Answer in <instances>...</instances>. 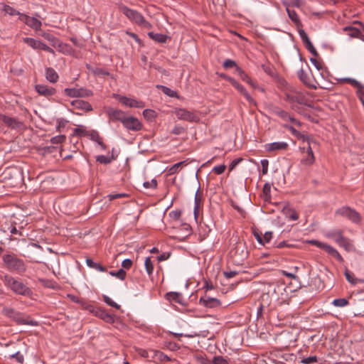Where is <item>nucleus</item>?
Instances as JSON below:
<instances>
[{
  "instance_id": "38",
  "label": "nucleus",
  "mask_w": 364,
  "mask_h": 364,
  "mask_svg": "<svg viewBox=\"0 0 364 364\" xmlns=\"http://www.w3.org/2000/svg\"><path fill=\"white\" fill-rule=\"evenodd\" d=\"M114 159V157L113 156V155L111 156L100 155V156H97L96 158L97 161H98L101 164H108L111 163V161Z\"/></svg>"
},
{
  "instance_id": "50",
  "label": "nucleus",
  "mask_w": 364,
  "mask_h": 364,
  "mask_svg": "<svg viewBox=\"0 0 364 364\" xmlns=\"http://www.w3.org/2000/svg\"><path fill=\"white\" fill-rule=\"evenodd\" d=\"M4 11L6 14H9L10 16H15V15H19L20 16V14H21L18 11H16L15 9H14L13 7L10 6L9 5H5L4 6Z\"/></svg>"
},
{
  "instance_id": "58",
  "label": "nucleus",
  "mask_w": 364,
  "mask_h": 364,
  "mask_svg": "<svg viewBox=\"0 0 364 364\" xmlns=\"http://www.w3.org/2000/svg\"><path fill=\"white\" fill-rule=\"evenodd\" d=\"M226 166L225 164L216 166L213 168V171L216 174H222L225 172Z\"/></svg>"
},
{
  "instance_id": "43",
  "label": "nucleus",
  "mask_w": 364,
  "mask_h": 364,
  "mask_svg": "<svg viewBox=\"0 0 364 364\" xmlns=\"http://www.w3.org/2000/svg\"><path fill=\"white\" fill-rule=\"evenodd\" d=\"M156 87L161 89L162 90V92L169 96V97H175L176 96V92L172 90H171L170 88L166 87V86H164V85H157Z\"/></svg>"
},
{
  "instance_id": "62",
  "label": "nucleus",
  "mask_w": 364,
  "mask_h": 364,
  "mask_svg": "<svg viewBox=\"0 0 364 364\" xmlns=\"http://www.w3.org/2000/svg\"><path fill=\"white\" fill-rule=\"evenodd\" d=\"M11 358H15L19 363H23L24 360L23 355L19 352H16L11 355Z\"/></svg>"
},
{
  "instance_id": "64",
  "label": "nucleus",
  "mask_w": 364,
  "mask_h": 364,
  "mask_svg": "<svg viewBox=\"0 0 364 364\" xmlns=\"http://www.w3.org/2000/svg\"><path fill=\"white\" fill-rule=\"evenodd\" d=\"M132 265V261L130 259H125L122 262L123 268L129 269Z\"/></svg>"
},
{
  "instance_id": "1",
  "label": "nucleus",
  "mask_w": 364,
  "mask_h": 364,
  "mask_svg": "<svg viewBox=\"0 0 364 364\" xmlns=\"http://www.w3.org/2000/svg\"><path fill=\"white\" fill-rule=\"evenodd\" d=\"M119 11L123 13L129 20L135 22L139 26H142L144 27L150 28L151 24L147 22L144 16L137 11L128 8L127 6L121 4L119 5Z\"/></svg>"
},
{
  "instance_id": "12",
  "label": "nucleus",
  "mask_w": 364,
  "mask_h": 364,
  "mask_svg": "<svg viewBox=\"0 0 364 364\" xmlns=\"http://www.w3.org/2000/svg\"><path fill=\"white\" fill-rule=\"evenodd\" d=\"M105 113L110 121H119L122 123L126 117L124 112L112 107H107L105 109Z\"/></svg>"
},
{
  "instance_id": "53",
  "label": "nucleus",
  "mask_w": 364,
  "mask_h": 364,
  "mask_svg": "<svg viewBox=\"0 0 364 364\" xmlns=\"http://www.w3.org/2000/svg\"><path fill=\"white\" fill-rule=\"evenodd\" d=\"M66 137L65 135H58L53 136L50 139L52 144H58L63 143L65 140Z\"/></svg>"
},
{
  "instance_id": "25",
  "label": "nucleus",
  "mask_w": 364,
  "mask_h": 364,
  "mask_svg": "<svg viewBox=\"0 0 364 364\" xmlns=\"http://www.w3.org/2000/svg\"><path fill=\"white\" fill-rule=\"evenodd\" d=\"M286 11L287 12L289 18L294 22V23L297 27H302L301 22L296 14V12L294 10H291L289 8H286Z\"/></svg>"
},
{
  "instance_id": "42",
  "label": "nucleus",
  "mask_w": 364,
  "mask_h": 364,
  "mask_svg": "<svg viewBox=\"0 0 364 364\" xmlns=\"http://www.w3.org/2000/svg\"><path fill=\"white\" fill-rule=\"evenodd\" d=\"M318 360V358L316 355H311L309 357L302 358L300 363L302 364H313L317 363Z\"/></svg>"
},
{
  "instance_id": "46",
  "label": "nucleus",
  "mask_w": 364,
  "mask_h": 364,
  "mask_svg": "<svg viewBox=\"0 0 364 364\" xmlns=\"http://www.w3.org/2000/svg\"><path fill=\"white\" fill-rule=\"evenodd\" d=\"M210 363H213V364H228L227 360L225 359H224L222 356H215L213 358L212 362L207 361L204 363L205 364H210Z\"/></svg>"
},
{
  "instance_id": "24",
  "label": "nucleus",
  "mask_w": 364,
  "mask_h": 364,
  "mask_svg": "<svg viewBox=\"0 0 364 364\" xmlns=\"http://www.w3.org/2000/svg\"><path fill=\"white\" fill-rule=\"evenodd\" d=\"M46 77L49 82L55 83L58 81L59 77L53 68H47L46 70Z\"/></svg>"
},
{
  "instance_id": "9",
  "label": "nucleus",
  "mask_w": 364,
  "mask_h": 364,
  "mask_svg": "<svg viewBox=\"0 0 364 364\" xmlns=\"http://www.w3.org/2000/svg\"><path fill=\"white\" fill-rule=\"evenodd\" d=\"M23 41L33 49L43 50L52 54L55 53L53 49H52L41 41L36 40L33 38L27 37L23 38Z\"/></svg>"
},
{
  "instance_id": "22",
  "label": "nucleus",
  "mask_w": 364,
  "mask_h": 364,
  "mask_svg": "<svg viewBox=\"0 0 364 364\" xmlns=\"http://www.w3.org/2000/svg\"><path fill=\"white\" fill-rule=\"evenodd\" d=\"M298 77L300 80L305 84L307 87L313 89H316V86L311 82L310 78L308 74L303 70L301 69L298 72Z\"/></svg>"
},
{
  "instance_id": "47",
  "label": "nucleus",
  "mask_w": 364,
  "mask_h": 364,
  "mask_svg": "<svg viewBox=\"0 0 364 364\" xmlns=\"http://www.w3.org/2000/svg\"><path fill=\"white\" fill-rule=\"evenodd\" d=\"M181 215L182 212L180 209H176L169 213V217L176 221L180 220Z\"/></svg>"
},
{
  "instance_id": "32",
  "label": "nucleus",
  "mask_w": 364,
  "mask_h": 364,
  "mask_svg": "<svg viewBox=\"0 0 364 364\" xmlns=\"http://www.w3.org/2000/svg\"><path fill=\"white\" fill-rule=\"evenodd\" d=\"M282 4L286 6V8L289 9L291 6L300 8L304 6V2L303 0H284Z\"/></svg>"
},
{
  "instance_id": "37",
  "label": "nucleus",
  "mask_w": 364,
  "mask_h": 364,
  "mask_svg": "<svg viewBox=\"0 0 364 364\" xmlns=\"http://www.w3.org/2000/svg\"><path fill=\"white\" fill-rule=\"evenodd\" d=\"M87 68L90 69L91 70V72L95 75H102V76H105V75H109V73L106 70H104L101 68H90V66L87 65Z\"/></svg>"
},
{
  "instance_id": "39",
  "label": "nucleus",
  "mask_w": 364,
  "mask_h": 364,
  "mask_svg": "<svg viewBox=\"0 0 364 364\" xmlns=\"http://www.w3.org/2000/svg\"><path fill=\"white\" fill-rule=\"evenodd\" d=\"M332 304L336 307H344L348 304V301L345 298L336 299L332 301Z\"/></svg>"
},
{
  "instance_id": "57",
  "label": "nucleus",
  "mask_w": 364,
  "mask_h": 364,
  "mask_svg": "<svg viewBox=\"0 0 364 364\" xmlns=\"http://www.w3.org/2000/svg\"><path fill=\"white\" fill-rule=\"evenodd\" d=\"M306 49L314 55V56H318V52L316 51V48L314 47L313 44L311 43V42H308V43H306L305 45Z\"/></svg>"
},
{
  "instance_id": "27",
  "label": "nucleus",
  "mask_w": 364,
  "mask_h": 364,
  "mask_svg": "<svg viewBox=\"0 0 364 364\" xmlns=\"http://www.w3.org/2000/svg\"><path fill=\"white\" fill-rule=\"evenodd\" d=\"M92 313L95 314V315L98 316L99 317H100L102 319H103L104 321H105L107 322L113 321L112 316L104 310H102L100 309H95L94 312H92Z\"/></svg>"
},
{
  "instance_id": "52",
  "label": "nucleus",
  "mask_w": 364,
  "mask_h": 364,
  "mask_svg": "<svg viewBox=\"0 0 364 364\" xmlns=\"http://www.w3.org/2000/svg\"><path fill=\"white\" fill-rule=\"evenodd\" d=\"M104 301L109 306L114 307L115 309H119L120 306L117 304L116 302L112 301L111 298H109L108 296H103Z\"/></svg>"
},
{
  "instance_id": "21",
  "label": "nucleus",
  "mask_w": 364,
  "mask_h": 364,
  "mask_svg": "<svg viewBox=\"0 0 364 364\" xmlns=\"http://www.w3.org/2000/svg\"><path fill=\"white\" fill-rule=\"evenodd\" d=\"M315 158L312 151V149L309 144L307 151H306V156L301 159V163L305 166H310L314 163Z\"/></svg>"
},
{
  "instance_id": "40",
  "label": "nucleus",
  "mask_w": 364,
  "mask_h": 364,
  "mask_svg": "<svg viewBox=\"0 0 364 364\" xmlns=\"http://www.w3.org/2000/svg\"><path fill=\"white\" fill-rule=\"evenodd\" d=\"M109 274L112 277L119 279L120 280H124L127 274L126 272L123 269H120L117 272L111 271Z\"/></svg>"
},
{
  "instance_id": "34",
  "label": "nucleus",
  "mask_w": 364,
  "mask_h": 364,
  "mask_svg": "<svg viewBox=\"0 0 364 364\" xmlns=\"http://www.w3.org/2000/svg\"><path fill=\"white\" fill-rule=\"evenodd\" d=\"M326 235L327 237L333 239L336 243L338 240L339 241L340 238L343 237L341 230H339L330 231Z\"/></svg>"
},
{
  "instance_id": "6",
  "label": "nucleus",
  "mask_w": 364,
  "mask_h": 364,
  "mask_svg": "<svg viewBox=\"0 0 364 364\" xmlns=\"http://www.w3.org/2000/svg\"><path fill=\"white\" fill-rule=\"evenodd\" d=\"M336 214L345 217L354 223L360 220V214L349 206H342L336 210Z\"/></svg>"
},
{
  "instance_id": "19",
  "label": "nucleus",
  "mask_w": 364,
  "mask_h": 364,
  "mask_svg": "<svg viewBox=\"0 0 364 364\" xmlns=\"http://www.w3.org/2000/svg\"><path fill=\"white\" fill-rule=\"evenodd\" d=\"M199 303L208 308H213L220 305V301L215 298L209 296L201 297L199 300Z\"/></svg>"
},
{
  "instance_id": "54",
  "label": "nucleus",
  "mask_w": 364,
  "mask_h": 364,
  "mask_svg": "<svg viewBox=\"0 0 364 364\" xmlns=\"http://www.w3.org/2000/svg\"><path fill=\"white\" fill-rule=\"evenodd\" d=\"M184 163H185V161H181V162L176 163L174 165H173L168 169L169 174H174V173H177L179 167H181Z\"/></svg>"
},
{
  "instance_id": "51",
  "label": "nucleus",
  "mask_w": 364,
  "mask_h": 364,
  "mask_svg": "<svg viewBox=\"0 0 364 364\" xmlns=\"http://www.w3.org/2000/svg\"><path fill=\"white\" fill-rule=\"evenodd\" d=\"M77 304H79L82 306V308L92 313L94 312L95 307L92 305L87 303L85 300L80 299V302H78Z\"/></svg>"
},
{
  "instance_id": "26",
  "label": "nucleus",
  "mask_w": 364,
  "mask_h": 364,
  "mask_svg": "<svg viewBox=\"0 0 364 364\" xmlns=\"http://www.w3.org/2000/svg\"><path fill=\"white\" fill-rule=\"evenodd\" d=\"M286 129H287L294 136L297 137L298 139H303L304 141H309V137L306 134H301L300 132L297 131L294 127L290 125H284Z\"/></svg>"
},
{
  "instance_id": "36",
  "label": "nucleus",
  "mask_w": 364,
  "mask_h": 364,
  "mask_svg": "<svg viewBox=\"0 0 364 364\" xmlns=\"http://www.w3.org/2000/svg\"><path fill=\"white\" fill-rule=\"evenodd\" d=\"M144 266L146 269V272H147L149 276L152 275L154 272V264L153 262L151 260V258L149 257H146L144 260Z\"/></svg>"
},
{
  "instance_id": "29",
  "label": "nucleus",
  "mask_w": 364,
  "mask_h": 364,
  "mask_svg": "<svg viewBox=\"0 0 364 364\" xmlns=\"http://www.w3.org/2000/svg\"><path fill=\"white\" fill-rule=\"evenodd\" d=\"M272 112L273 114L279 117L284 121H288V119L289 118V116H290L289 112L282 109L281 108H279L278 107H273L272 109Z\"/></svg>"
},
{
  "instance_id": "44",
  "label": "nucleus",
  "mask_w": 364,
  "mask_h": 364,
  "mask_svg": "<svg viewBox=\"0 0 364 364\" xmlns=\"http://www.w3.org/2000/svg\"><path fill=\"white\" fill-rule=\"evenodd\" d=\"M41 36L43 37L46 40L50 42L53 46H55L56 43L57 38L52 34L46 32H43L41 34Z\"/></svg>"
},
{
  "instance_id": "33",
  "label": "nucleus",
  "mask_w": 364,
  "mask_h": 364,
  "mask_svg": "<svg viewBox=\"0 0 364 364\" xmlns=\"http://www.w3.org/2000/svg\"><path fill=\"white\" fill-rule=\"evenodd\" d=\"M270 191L271 186L267 183H265L263 187L262 197L266 203H270Z\"/></svg>"
},
{
  "instance_id": "8",
  "label": "nucleus",
  "mask_w": 364,
  "mask_h": 364,
  "mask_svg": "<svg viewBox=\"0 0 364 364\" xmlns=\"http://www.w3.org/2000/svg\"><path fill=\"white\" fill-rule=\"evenodd\" d=\"M64 92L70 97H88L93 95L92 90L85 88H65Z\"/></svg>"
},
{
  "instance_id": "11",
  "label": "nucleus",
  "mask_w": 364,
  "mask_h": 364,
  "mask_svg": "<svg viewBox=\"0 0 364 364\" xmlns=\"http://www.w3.org/2000/svg\"><path fill=\"white\" fill-rule=\"evenodd\" d=\"M19 19L23 21L24 23H26L27 26H28L30 28L36 30V31H40L42 23L41 21L38 20L35 17L29 16L26 14H20Z\"/></svg>"
},
{
  "instance_id": "15",
  "label": "nucleus",
  "mask_w": 364,
  "mask_h": 364,
  "mask_svg": "<svg viewBox=\"0 0 364 364\" xmlns=\"http://www.w3.org/2000/svg\"><path fill=\"white\" fill-rule=\"evenodd\" d=\"M0 120L11 129H18L22 125V123L17 119L3 114H0Z\"/></svg>"
},
{
  "instance_id": "31",
  "label": "nucleus",
  "mask_w": 364,
  "mask_h": 364,
  "mask_svg": "<svg viewBox=\"0 0 364 364\" xmlns=\"http://www.w3.org/2000/svg\"><path fill=\"white\" fill-rule=\"evenodd\" d=\"M344 274H345V277H346V279H347V281L353 285H356L358 283L364 282V279H358V278L355 277L353 274L350 272L348 270H346Z\"/></svg>"
},
{
  "instance_id": "60",
  "label": "nucleus",
  "mask_w": 364,
  "mask_h": 364,
  "mask_svg": "<svg viewBox=\"0 0 364 364\" xmlns=\"http://www.w3.org/2000/svg\"><path fill=\"white\" fill-rule=\"evenodd\" d=\"M157 186V181L156 179H152L151 181H146L144 183V186L146 188H154Z\"/></svg>"
},
{
  "instance_id": "17",
  "label": "nucleus",
  "mask_w": 364,
  "mask_h": 364,
  "mask_svg": "<svg viewBox=\"0 0 364 364\" xmlns=\"http://www.w3.org/2000/svg\"><path fill=\"white\" fill-rule=\"evenodd\" d=\"M14 320H15L18 324H25V325H29V326H37L38 322L30 318L29 317H26L22 314L19 312H16L14 315Z\"/></svg>"
},
{
  "instance_id": "28",
  "label": "nucleus",
  "mask_w": 364,
  "mask_h": 364,
  "mask_svg": "<svg viewBox=\"0 0 364 364\" xmlns=\"http://www.w3.org/2000/svg\"><path fill=\"white\" fill-rule=\"evenodd\" d=\"M337 244L341 247H343L346 251L350 252L353 250V245L351 243V242L346 237H343L342 238H340L339 241H337Z\"/></svg>"
},
{
  "instance_id": "18",
  "label": "nucleus",
  "mask_w": 364,
  "mask_h": 364,
  "mask_svg": "<svg viewBox=\"0 0 364 364\" xmlns=\"http://www.w3.org/2000/svg\"><path fill=\"white\" fill-rule=\"evenodd\" d=\"M71 105L77 109L85 112H90L92 110V107L88 102L80 99L73 100Z\"/></svg>"
},
{
  "instance_id": "56",
  "label": "nucleus",
  "mask_w": 364,
  "mask_h": 364,
  "mask_svg": "<svg viewBox=\"0 0 364 364\" xmlns=\"http://www.w3.org/2000/svg\"><path fill=\"white\" fill-rule=\"evenodd\" d=\"M299 33L304 45L311 41L304 30L299 29Z\"/></svg>"
},
{
  "instance_id": "3",
  "label": "nucleus",
  "mask_w": 364,
  "mask_h": 364,
  "mask_svg": "<svg viewBox=\"0 0 364 364\" xmlns=\"http://www.w3.org/2000/svg\"><path fill=\"white\" fill-rule=\"evenodd\" d=\"M3 261L9 271L21 273L26 270V265L23 260L14 255H5L3 257Z\"/></svg>"
},
{
  "instance_id": "49",
  "label": "nucleus",
  "mask_w": 364,
  "mask_h": 364,
  "mask_svg": "<svg viewBox=\"0 0 364 364\" xmlns=\"http://www.w3.org/2000/svg\"><path fill=\"white\" fill-rule=\"evenodd\" d=\"M125 197H128V195L126 193H114V194L112 193V194L107 195L105 198V199L107 198L108 201L111 202L114 199L125 198Z\"/></svg>"
},
{
  "instance_id": "7",
  "label": "nucleus",
  "mask_w": 364,
  "mask_h": 364,
  "mask_svg": "<svg viewBox=\"0 0 364 364\" xmlns=\"http://www.w3.org/2000/svg\"><path fill=\"white\" fill-rule=\"evenodd\" d=\"M176 117L181 120H186L189 122H197L200 120L199 117L193 112L183 108L176 109L174 112Z\"/></svg>"
},
{
  "instance_id": "59",
  "label": "nucleus",
  "mask_w": 364,
  "mask_h": 364,
  "mask_svg": "<svg viewBox=\"0 0 364 364\" xmlns=\"http://www.w3.org/2000/svg\"><path fill=\"white\" fill-rule=\"evenodd\" d=\"M143 115L145 118L152 119L155 117V112L152 109H146L143 111Z\"/></svg>"
},
{
  "instance_id": "48",
  "label": "nucleus",
  "mask_w": 364,
  "mask_h": 364,
  "mask_svg": "<svg viewBox=\"0 0 364 364\" xmlns=\"http://www.w3.org/2000/svg\"><path fill=\"white\" fill-rule=\"evenodd\" d=\"M344 82L350 83L353 87L358 88V90H361L363 88V85L356 80L352 78H344L343 80Z\"/></svg>"
},
{
  "instance_id": "5",
  "label": "nucleus",
  "mask_w": 364,
  "mask_h": 364,
  "mask_svg": "<svg viewBox=\"0 0 364 364\" xmlns=\"http://www.w3.org/2000/svg\"><path fill=\"white\" fill-rule=\"evenodd\" d=\"M284 100L289 102H297L300 105H306L307 100L304 92L299 91H289L284 94Z\"/></svg>"
},
{
  "instance_id": "14",
  "label": "nucleus",
  "mask_w": 364,
  "mask_h": 364,
  "mask_svg": "<svg viewBox=\"0 0 364 364\" xmlns=\"http://www.w3.org/2000/svg\"><path fill=\"white\" fill-rule=\"evenodd\" d=\"M119 101L124 105L129 107H139L142 108L144 107V103L142 101H138L135 99L129 98L125 96H120Z\"/></svg>"
},
{
  "instance_id": "13",
  "label": "nucleus",
  "mask_w": 364,
  "mask_h": 364,
  "mask_svg": "<svg viewBox=\"0 0 364 364\" xmlns=\"http://www.w3.org/2000/svg\"><path fill=\"white\" fill-rule=\"evenodd\" d=\"M230 83L235 87L252 104H255L254 99L249 95L247 91L245 89V87L240 85L236 80L234 78H229Z\"/></svg>"
},
{
  "instance_id": "63",
  "label": "nucleus",
  "mask_w": 364,
  "mask_h": 364,
  "mask_svg": "<svg viewBox=\"0 0 364 364\" xmlns=\"http://www.w3.org/2000/svg\"><path fill=\"white\" fill-rule=\"evenodd\" d=\"M203 203L202 193L197 191L195 194V205H200Z\"/></svg>"
},
{
  "instance_id": "61",
  "label": "nucleus",
  "mask_w": 364,
  "mask_h": 364,
  "mask_svg": "<svg viewBox=\"0 0 364 364\" xmlns=\"http://www.w3.org/2000/svg\"><path fill=\"white\" fill-rule=\"evenodd\" d=\"M17 311H14L13 309L11 308H9V307H6V308H4V313L9 317L10 318H14V315L16 314Z\"/></svg>"
},
{
  "instance_id": "45",
  "label": "nucleus",
  "mask_w": 364,
  "mask_h": 364,
  "mask_svg": "<svg viewBox=\"0 0 364 364\" xmlns=\"http://www.w3.org/2000/svg\"><path fill=\"white\" fill-rule=\"evenodd\" d=\"M168 299L180 303L181 294L176 292H170L166 294Z\"/></svg>"
},
{
  "instance_id": "41",
  "label": "nucleus",
  "mask_w": 364,
  "mask_h": 364,
  "mask_svg": "<svg viewBox=\"0 0 364 364\" xmlns=\"http://www.w3.org/2000/svg\"><path fill=\"white\" fill-rule=\"evenodd\" d=\"M223 66L225 69L235 68V72L237 73V67H239L235 61L230 59H227L223 62Z\"/></svg>"
},
{
  "instance_id": "20",
  "label": "nucleus",
  "mask_w": 364,
  "mask_h": 364,
  "mask_svg": "<svg viewBox=\"0 0 364 364\" xmlns=\"http://www.w3.org/2000/svg\"><path fill=\"white\" fill-rule=\"evenodd\" d=\"M265 147L267 151L286 150L288 148V144L284 141L273 142L266 144Z\"/></svg>"
},
{
  "instance_id": "23",
  "label": "nucleus",
  "mask_w": 364,
  "mask_h": 364,
  "mask_svg": "<svg viewBox=\"0 0 364 364\" xmlns=\"http://www.w3.org/2000/svg\"><path fill=\"white\" fill-rule=\"evenodd\" d=\"M148 36L150 38H151L154 41L158 42V43H166L167 39L170 38V37H168L166 35H164L162 33H154L153 31L149 32Z\"/></svg>"
},
{
  "instance_id": "2",
  "label": "nucleus",
  "mask_w": 364,
  "mask_h": 364,
  "mask_svg": "<svg viewBox=\"0 0 364 364\" xmlns=\"http://www.w3.org/2000/svg\"><path fill=\"white\" fill-rule=\"evenodd\" d=\"M4 282L6 287H8L16 294L21 295H28L31 292L29 288H28L20 280L16 279L11 276H4Z\"/></svg>"
},
{
  "instance_id": "4",
  "label": "nucleus",
  "mask_w": 364,
  "mask_h": 364,
  "mask_svg": "<svg viewBox=\"0 0 364 364\" xmlns=\"http://www.w3.org/2000/svg\"><path fill=\"white\" fill-rule=\"evenodd\" d=\"M308 242L325 250L329 255L335 258L339 262H343V258L333 247L316 240H309Z\"/></svg>"
},
{
  "instance_id": "55",
  "label": "nucleus",
  "mask_w": 364,
  "mask_h": 364,
  "mask_svg": "<svg viewBox=\"0 0 364 364\" xmlns=\"http://www.w3.org/2000/svg\"><path fill=\"white\" fill-rule=\"evenodd\" d=\"M86 134V131L82 127H76L73 129V136H82Z\"/></svg>"
},
{
  "instance_id": "30",
  "label": "nucleus",
  "mask_w": 364,
  "mask_h": 364,
  "mask_svg": "<svg viewBox=\"0 0 364 364\" xmlns=\"http://www.w3.org/2000/svg\"><path fill=\"white\" fill-rule=\"evenodd\" d=\"M240 78L243 80L247 82L249 85H250L252 87H255L256 85L255 83L250 79V77L245 73L243 70L241 69L240 67H237V73H236Z\"/></svg>"
},
{
  "instance_id": "10",
  "label": "nucleus",
  "mask_w": 364,
  "mask_h": 364,
  "mask_svg": "<svg viewBox=\"0 0 364 364\" xmlns=\"http://www.w3.org/2000/svg\"><path fill=\"white\" fill-rule=\"evenodd\" d=\"M122 124L127 129L134 132H138L142 129V124L134 117L126 116Z\"/></svg>"
},
{
  "instance_id": "35",
  "label": "nucleus",
  "mask_w": 364,
  "mask_h": 364,
  "mask_svg": "<svg viewBox=\"0 0 364 364\" xmlns=\"http://www.w3.org/2000/svg\"><path fill=\"white\" fill-rule=\"evenodd\" d=\"M344 30L348 32V35L351 37L358 38L360 34V31L355 27L347 26L344 28Z\"/></svg>"
},
{
  "instance_id": "16",
  "label": "nucleus",
  "mask_w": 364,
  "mask_h": 364,
  "mask_svg": "<svg viewBox=\"0 0 364 364\" xmlns=\"http://www.w3.org/2000/svg\"><path fill=\"white\" fill-rule=\"evenodd\" d=\"M35 90L40 95L44 97L52 96L56 92L55 88L42 84L36 85Z\"/></svg>"
}]
</instances>
